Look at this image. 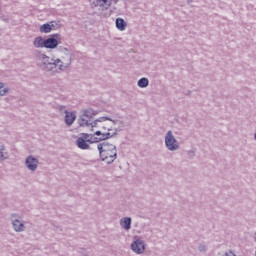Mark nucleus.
<instances>
[{
  "mask_svg": "<svg viewBox=\"0 0 256 256\" xmlns=\"http://www.w3.org/2000/svg\"><path fill=\"white\" fill-rule=\"evenodd\" d=\"M13 227L18 232L25 230V225H23V223H21V221H19V220H14L13 221Z\"/></svg>",
  "mask_w": 256,
  "mask_h": 256,
  "instance_id": "14",
  "label": "nucleus"
},
{
  "mask_svg": "<svg viewBox=\"0 0 256 256\" xmlns=\"http://www.w3.org/2000/svg\"><path fill=\"white\" fill-rule=\"evenodd\" d=\"M147 85H149V80L147 78H141L138 81V87L144 88L147 87Z\"/></svg>",
  "mask_w": 256,
  "mask_h": 256,
  "instance_id": "16",
  "label": "nucleus"
},
{
  "mask_svg": "<svg viewBox=\"0 0 256 256\" xmlns=\"http://www.w3.org/2000/svg\"><path fill=\"white\" fill-rule=\"evenodd\" d=\"M120 225L128 231V229H131V218H124L121 220Z\"/></svg>",
  "mask_w": 256,
  "mask_h": 256,
  "instance_id": "15",
  "label": "nucleus"
},
{
  "mask_svg": "<svg viewBox=\"0 0 256 256\" xmlns=\"http://www.w3.org/2000/svg\"><path fill=\"white\" fill-rule=\"evenodd\" d=\"M116 27L119 31H125L127 29V22L123 18H117Z\"/></svg>",
  "mask_w": 256,
  "mask_h": 256,
  "instance_id": "11",
  "label": "nucleus"
},
{
  "mask_svg": "<svg viewBox=\"0 0 256 256\" xmlns=\"http://www.w3.org/2000/svg\"><path fill=\"white\" fill-rule=\"evenodd\" d=\"M57 39H59V34H54L52 38L46 39L44 48L55 49V47L59 45V41H57Z\"/></svg>",
  "mask_w": 256,
  "mask_h": 256,
  "instance_id": "7",
  "label": "nucleus"
},
{
  "mask_svg": "<svg viewBox=\"0 0 256 256\" xmlns=\"http://www.w3.org/2000/svg\"><path fill=\"white\" fill-rule=\"evenodd\" d=\"M81 127H89L90 131L94 133V141L99 143V141H105V139H109L111 137V133L109 131H113V122H102L96 121L91 125L84 119L79 121Z\"/></svg>",
  "mask_w": 256,
  "mask_h": 256,
  "instance_id": "1",
  "label": "nucleus"
},
{
  "mask_svg": "<svg viewBox=\"0 0 256 256\" xmlns=\"http://www.w3.org/2000/svg\"><path fill=\"white\" fill-rule=\"evenodd\" d=\"M26 165L30 171H35V169H37V165H39V161L30 156L26 159Z\"/></svg>",
  "mask_w": 256,
  "mask_h": 256,
  "instance_id": "9",
  "label": "nucleus"
},
{
  "mask_svg": "<svg viewBox=\"0 0 256 256\" xmlns=\"http://www.w3.org/2000/svg\"><path fill=\"white\" fill-rule=\"evenodd\" d=\"M59 27H61L59 22L51 21L50 23L40 26V33H51V31H55L59 29Z\"/></svg>",
  "mask_w": 256,
  "mask_h": 256,
  "instance_id": "5",
  "label": "nucleus"
},
{
  "mask_svg": "<svg viewBox=\"0 0 256 256\" xmlns=\"http://www.w3.org/2000/svg\"><path fill=\"white\" fill-rule=\"evenodd\" d=\"M131 249L132 251H134V253H138V255H141V253L145 251V244L141 240H136L132 243Z\"/></svg>",
  "mask_w": 256,
  "mask_h": 256,
  "instance_id": "8",
  "label": "nucleus"
},
{
  "mask_svg": "<svg viewBox=\"0 0 256 256\" xmlns=\"http://www.w3.org/2000/svg\"><path fill=\"white\" fill-rule=\"evenodd\" d=\"M224 256H235L233 252L226 253Z\"/></svg>",
  "mask_w": 256,
  "mask_h": 256,
  "instance_id": "18",
  "label": "nucleus"
},
{
  "mask_svg": "<svg viewBox=\"0 0 256 256\" xmlns=\"http://www.w3.org/2000/svg\"><path fill=\"white\" fill-rule=\"evenodd\" d=\"M76 116L73 112H67L66 111V116H65V123L68 126L73 125V123L75 122Z\"/></svg>",
  "mask_w": 256,
  "mask_h": 256,
  "instance_id": "10",
  "label": "nucleus"
},
{
  "mask_svg": "<svg viewBox=\"0 0 256 256\" xmlns=\"http://www.w3.org/2000/svg\"><path fill=\"white\" fill-rule=\"evenodd\" d=\"M90 3L93 7H105L109 0H90Z\"/></svg>",
  "mask_w": 256,
  "mask_h": 256,
  "instance_id": "12",
  "label": "nucleus"
},
{
  "mask_svg": "<svg viewBox=\"0 0 256 256\" xmlns=\"http://www.w3.org/2000/svg\"><path fill=\"white\" fill-rule=\"evenodd\" d=\"M93 135L82 133L80 137H78L76 145L79 149H89V143H93Z\"/></svg>",
  "mask_w": 256,
  "mask_h": 256,
  "instance_id": "4",
  "label": "nucleus"
},
{
  "mask_svg": "<svg viewBox=\"0 0 256 256\" xmlns=\"http://www.w3.org/2000/svg\"><path fill=\"white\" fill-rule=\"evenodd\" d=\"M98 150L102 161H106L108 164L113 163L117 159V147L113 144L103 142L98 144Z\"/></svg>",
  "mask_w": 256,
  "mask_h": 256,
  "instance_id": "2",
  "label": "nucleus"
},
{
  "mask_svg": "<svg viewBox=\"0 0 256 256\" xmlns=\"http://www.w3.org/2000/svg\"><path fill=\"white\" fill-rule=\"evenodd\" d=\"M165 143H166V147H168V149L170 151H175V149H178V147H179L177 145V140H175L171 131H168L166 138H165Z\"/></svg>",
  "mask_w": 256,
  "mask_h": 256,
  "instance_id": "6",
  "label": "nucleus"
},
{
  "mask_svg": "<svg viewBox=\"0 0 256 256\" xmlns=\"http://www.w3.org/2000/svg\"><path fill=\"white\" fill-rule=\"evenodd\" d=\"M40 61L43 63V65H49V69H51V71L63 70V62H61L59 59L54 60L46 55H42Z\"/></svg>",
  "mask_w": 256,
  "mask_h": 256,
  "instance_id": "3",
  "label": "nucleus"
},
{
  "mask_svg": "<svg viewBox=\"0 0 256 256\" xmlns=\"http://www.w3.org/2000/svg\"><path fill=\"white\" fill-rule=\"evenodd\" d=\"M34 46L37 47L38 49H43L45 47V39L43 37L39 36L35 38L34 40Z\"/></svg>",
  "mask_w": 256,
  "mask_h": 256,
  "instance_id": "13",
  "label": "nucleus"
},
{
  "mask_svg": "<svg viewBox=\"0 0 256 256\" xmlns=\"http://www.w3.org/2000/svg\"><path fill=\"white\" fill-rule=\"evenodd\" d=\"M9 91L3 83H0V97H3Z\"/></svg>",
  "mask_w": 256,
  "mask_h": 256,
  "instance_id": "17",
  "label": "nucleus"
}]
</instances>
